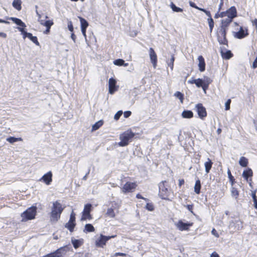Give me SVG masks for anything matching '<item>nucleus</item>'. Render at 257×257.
<instances>
[{"label": "nucleus", "instance_id": "39", "mask_svg": "<svg viewBox=\"0 0 257 257\" xmlns=\"http://www.w3.org/2000/svg\"><path fill=\"white\" fill-rule=\"evenodd\" d=\"M231 192L232 196L235 197V198H237L239 195L238 191H237V190L234 187H232Z\"/></svg>", "mask_w": 257, "mask_h": 257}, {"label": "nucleus", "instance_id": "60", "mask_svg": "<svg viewBox=\"0 0 257 257\" xmlns=\"http://www.w3.org/2000/svg\"><path fill=\"white\" fill-rule=\"evenodd\" d=\"M71 39L73 40V41H74V42H75V41H76V36L74 35V33H72V34H71Z\"/></svg>", "mask_w": 257, "mask_h": 257}, {"label": "nucleus", "instance_id": "25", "mask_svg": "<svg viewBox=\"0 0 257 257\" xmlns=\"http://www.w3.org/2000/svg\"><path fill=\"white\" fill-rule=\"evenodd\" d=\"M39 22L41 25L46 27H48V28H50L54 24L52 20L44 21L43 20H39Z\"/></svg>", "mask_w": 257, "mask_h": 257}, {"label": "nucleus", "instance_id": "7", "mask_svg": "<svg viewBox=\"0 0 257 257\" xmlns=\"http://www.w3.org/2000/svg\"><path fill=\"white\" fill-rule=\"evenodd\" d=\"M92 205L91 204H87L85 205L82 215L80 219L81 221L86 220L87 219L90 220L92 219L90 212L91 211Z\"/></svg>", "mask_w": 257, "mask_h": 257}, {"label": "nucleus", "instance_id": "10", "mask_svg": "<svg viewBox=\"0 0 257 257\" xmlns=\"http://www.w3.org/2000/svg\"><path fill=\"white\" fill-rule=\"evenodd\" d=\"M236 16V10L234 7H231L226 12H222L220 13V17H227L233 19Z\"/></svg>", "mask_w": 257, "mask_h": 257}, {"label": "nucleus", "instance_id": "8", "mask_svg": "<svg viewBox=\"0 0 257 257\" xmlns=\"http://www.w3.org/2000/svg\"><path fill=\"white\" fill-rule=\"evenodd\" d=\"M166 181H163L159 184V196L163 199H166L169 196V191L166 187L165 183Z\"/></svg>", "mask_w": 257, "mask_h": 257}, {"label": "nucleus", "instance_id": "61", "mask_svg": "<svg viewBox=\"0 0 257 257\" xmlns=\"http://www.w3.org/2000/svg\"><path fill=\"white\" fill-rule=\"evenodd\" d=\"M220 3L219 8H218V11H220L221 10V7L223 5V0H220Z\"/></svg>", "mask_w": 257, "mask_h": 257}, {"label": "nucleus", "instance_id": "58", "mask_svg": "<svg viewBox=\"0 0 257 257\" xmlns=\"http://www.w3.org/2000/svg\"><path fill=\"white\" fill-rule=\"evenodd\" d=\"M251 196H252V198L253 199V201H256V200H257L255 192H252Z\"/></svg>", "mask_w": 257, "mask_h": 257}, {"label": "nucleus", "instance_id": "23", "mask_svg": "<svg viewBox=\"0 0 257 257\" xmlns=\"http://www.w3.org/2000/svg\"><path fill=\"white\" fill-rule=\"evenodd\" d=\"M232 19L227 17L226 18L223 19L221 21V25L220 27L221 28H224L227 30V28L229 24L232 22Z\"/></svg>", "mask_w": 257, "mask_h": 257}, {"label": "nucleus", "instance_id": "29", "mask_svg": "<svg viewBox=\"0 0 257 257\" xmlns=\"http://www.w3.org/2000/svg\"><path fill=\"white\" fill-rule=\"evenodd\" d=\"M95 230L94 227L91 224H86L85 225L83 231L85 233L93 232Z\"/></svg>", "mask_w": 257, "mask_h": 257}, {"label": "nucleus", "instance_id": "47", "mask_svg": "<svg viewBox=\"0 0 257 257\" xmlns=\"http://www.w3.org/2000/svg\"><path fill=\"white\" fill-rule=\"evenodd\" d=\"M126 254L124 253L121 252H116L114 254H113L111 256L112 257H116L118 256H126Z\"/></svg>", "mask_w": 257, "mask_h": 257}, {"label": "nucleus", "instance_id": "2", "mask_svg": "<svg viewBox=\"0 0 257 257\" xmlns=\"http://www.w3.org/2000/svg\"><path fill=\"white\" fill-rule=\"evenodd\" d=\"M135 134L131 131H127L120 135L119 139L120 142L118 145L120 147H124L128 144L130 141L133 138Z\"/></svg>", "mask_w": 257, "mask_h": 257}, {"label": "nucleus", "instance_id": "19", "mask_svg": "<svg viewBox=\"0 0 257 257\" xmlns=\"http://www.w3.org/2000/svg\"><path fill=\"white\" fill-rule=\"evenodd\" d=\"M202 12H204L206 15L208 17L207 21L209 27L210 32L211 33L214 27V21L211 17L210 12L207 10H202Z\"/></svg>", "mask_w": 257, "mask_h": 257}, {"label": "nucleus", "instance_id": "62", "mask_svg": "<svg viewBox=\"0 0 257 257\" xmlns=\"http://www.w3.org/2000/svg\"><path fill=\"white\" fill-rule=\"evenodd\" d=\"M184 183V180L183 179H180L179 180V186L181 187Z\"/></svg>", "mask_w": 257, "mask_h": 257}, {"label": "nucleus", "instance_id": "50", "mask_svg": "<svg viewBox=\"0 0 257 257\" xmlns=\"http://www.w3.org/2000/svg\"><path fill=\"white\" fill-rule=\"evenodd\" d=\"M132 114L131 111H126L123 113V116L125 118L128 117Z\"/></svg>", "mask_w": 257, "mask_h": 257}, {"label": "nucleus", "instance_id": "44", "mask_svg": "<svg viewBox=\"0 0 257 257\" xmlns=\"http://www.w3.org/2000/svg\"><path fill=\"white\" fill-rule=\"evenodd\" d=\"M146 208L149 211H153L154 209V206L152 203H147L146 205Z\"/></svg>", "mask_w": 257, "mask_h": 257}, {"label": "nucleus", "instance_id": "22", "mask_svg": "<svg viewBox=\"0 0 257 257\" xmlns=\"http://www.w3.org/2000/svg\"><path fill=\"white\" fill-rule=\"evenodd\" d=\"M198 60L199 61L198 67L199 69L201 72H203L205 69V63L204 61V59L202 56H199L198 57Z\"/></svg>", "mask_w": 257, "mask_h": 257}, {"label": "nucleus", "instance_id": "24", "mask_svg": "<svg viewBox=\"0 0 257 257\" xmlns=\"http://www.w3.org/2000/svg\"><path fill=\"white\" fill-rule=\"evenodd\" d=\"M213 163L209 158H207V161L204 163L205 172L207 174L209 172L212 168Z\"/></svg>", "mask_w": 257, "mask_h": 257}, {"label": "nucleus", "instance_id": "46", "mask_svg": "<svg viewBox=\"0 0 257 257\" xmlns=\"http://www.w3.org/2000/svg\"><path fill=\"white\" fill-rule=\"evenodd\" d=\"M231 103V100L230 99H228L226 102H225V110H227L230 109V104Z\"/></svg>", "mask_w": 257, "mask_h": 257}, {"label": "nucleus", "instance_id": "18", "mask_svg": "<svg viewBox=\"0 0 257 257\" xmlns=\"http://www.w3.org/2000/svg\"><path fill=\"white\" fill-rule=\"evenodd\" d=\"M192 225V223H184L182 220H179L176 224V226L177 228L181 231L188 230L189 227Z\"/></svg>", "mask_w": 257, "mask_h": 257}, {"label": "nucleus", "instance_id": "40", "mask_svg": "<svg viewBox=\"0 0 257 257\" xmlns=\"http://www.w3.org/2000/svg\"><path fill=\"white\" fill-rule=\"evenodd\" d=\"M195 81L196 83L195 84L198 87H201L204 83L203 81L200 78L196 79Z\"/></svg>", "mask_w": 257, "mask_h": 257}, {"label": "nucleus", "instance_id": "59", "mask_svg": "<svg viewBox=\"0 0 257 257\" xmlns=\"http://www.w3.org/2000/svg\"><path fill=\"white\" fill-rule=\"evenodd\" d=\"M201 87H202L203 90L204 92H206V89L208 88V86H207V84H206V83H204Z\"/></svg>", "mask_w": 257, "mask_h": 257}, {"label": "nucleus", "instance_id": "6", "mask_svg": "<svg viewBox=\"0 0 257 257\" xmlns=\"http://www.w3.org/2000/svg\"><path fill=\"white\" fill-rule=\"evenodd\" d=\"M226 29L219 28L217 31V40L220 44L227 45V40L226 38Z\"/></svg>", "mask_w": 257, "mask_h": 257}, {"label": "nucleus", "instance_id": "20", "mask_svg": "<svg viewBox=\"0 0 257 257\" xmlns=\"http://www.w3.org/2000/svg\"><path fill=\"white\" fill-rule=\"evenodd\" d=\"M220 53L222 57L225 59H229L232 56V54L229 50H227L222 47L220 48Z\"/></svg>", "mask_w": 257, "mask_h": 257}, {"label": "nucleus", "instance_id": "1", "mask_svg": "<svg viewBox=\"0 0 257 257\" xmlns=\"http://www.w3.org/2000/svg\"><path fill=\"white\" fill-rule=\"evenodd\" d=\"M64 208L65 207H63L58 201L53 202L50 212V220L51 222H56L60 219Z\"/></svg>", "mask_w": 257, "mask_h": 257}, {"label": "nucleus", "instance_id": "28", "mask_svg": "<svg viewBox=\"0 0 257 257\" xmlns=\"http://www.w3.org/2000/svg\"><path fill=\"white\" fill-rule=\"evenodd\" d=\"M182 116L185 118H191L193 116V113L190 110H184L182 113Z\"/></svg>", "mask_w": 257, "mask_h": 257}, {"label": "nucleus", "instance_id": "15", "mask_svg": "<svg viewBox=\"0 0 257 257\" xmlns=\"http://www.w3.org/2000/svg\"><path fill=\"white\" fill-rule=\"evenodd\" d=\"M196 108L200 118H203L206 116L207 112L206 109L201 103L197 104L196 105Z\"/></svg>", "mask_w": 257, "mask_h": 257}, {"label": "nucleus", "instance_id": "56", "mask_svg": "<svg viewBox=\"0 0 257 257\" xmlns=\"http://www.w3.org/2000/svg\"><path fill=\"white\" fill-rule=\"evenodd\" d=\"M136 197L138 199H143L146 201H147L148 199L147 198H145L144 197H143V196H142V195L140 194H138L137 195H136Z\"/></svg>", "mask_w": 257, "mask_h": 257}, {"label": "nucleus", "instance_id": "34", "mask_svg": "<svg viewBox=\"0 0 257 257\" xmlns=\"http://www.w3.org/2000/svg\"><path fill=\"white\" fill-rule=\"evenodd\" d=\"M106 215L111 218H114L115 216V214L114 209L112 208H109L107 210Z\"/></svg>", "mask_w": 257, "mask_h": 257}, {"label": "nucleus", "instance_id": "3", "mask_svg": "<svg viewBox=\"0 0 257 257\" xmlns=\"http://www.w3.org/2000/svg\"><path fill=\"white\" fill-rule=\"evenodd\" d=\"M37 213V208L35 206H32L28 208L21 214L22 221H26L35 218Z\"/></svg>", "mask_w": 257, "mask_h": 257}, {"label": "nucleus", "instance_id": "51", "mask_svg": "<svg viewBox=\"0 0 257 257\" xmlns=\"http://www.w3.org/2000/svg\"><path fill=\"white\" fill-rule=\"evenodd\" d=\"M203 82L206 83V84H207V86L211 83V80L210 79V78L208 77H206L204 78V80H203Z\"/></svg>", "mask_w": 257, "mask_h": 257}, {"label": "nucleus", "instance_id": "55", "mask_svg": "<svg viewBox=\"0 0 257 257\" xmlns=\"http://www.w3.org/2000/svg\"><path fill=\"white\" fill-rule=\"evenodd\" d=\"M252 25L255 27L257 31V19H254L252 21Z\"/></svg>", "mask_w": 257, "mask_h": 257}, {"label": "nucleus", "instance_id": "27", "mask_svg": "<svg viewBox=\"0 0 257 257\" xmlns=\"http://www.w3.org/2000/svg\"><path fill=\"white\" fill-rule=\"evenodd\" d=\"M71 242L75 248H78L83 243V240L80 239H72Z\"/></svg>", "mask_w": 257, "mask_h": 257}, {"label": "nucleus", "instance_id": "42", "mask_svg": "<svg viewBox=\"0 0 257 257\" xmlns=\"http://www.w3.org/2000/svg\"><path fill=\"white\" fill-rule=\"evenodd\" d=\"M235 223L236 224V227L237 228V230H239L242 228V222L240 220L235 221Z\"/></svg>", "mask_w": 257, "mask_h": 257}, {"label": "nucleus", "instance_id": "26", "mask_svg": "<svg viewBox=\"0 0 257 257\" xmlns=\"http://www.w3.org/2000/svg\"><path fill=\"white\" fill-rule=\"evenodd\" d=\"M253 173L251 169L248 168L244 170L242 173V177L247 181L249 177L252 176Z\"/></svg>", "mask_w": 257, "mask_h": 257}, {"label": "nucleus", "instance_id": "31", "mask_svg": "<svg viewBox=\"0 0 257 257\" xmlns=\"http://www.w3.org/2000/svg\"><path fill=\"white\" fill-rule=\"evenodd\" d=\"M201 189V183L200 181L198 179L196 181L195 184L194 186V191L197 194H199L200 192Z\"/></svg>", "mask_w": 257, "mask_h": 257}, {"label": "nucleus", "instance_id": "16", "mask_svg": "<svg viewBox=\"0 0 257 257\" xmlns=\"http://www.w3.org/2000/svg\"><path fill=\"white\" fill-rule=\"evenodd\" d=\"M39 181L45 183L47 185H50L52 181V172L49 171L47 173L44 174Z\"/></svg>", "mask_w": 257, "mask_h": 257}, {"label": "nucleus", "instance_id": "54", "mask_svg": "<svg viewBox=\"0 0 257 257\" xmlns=\"http://www.w3.org/2000/svg\"><path fill=\"white\" fill-rule=\"evenodd\" d=\"M211 233L212 234H213L214 235H215L216 237H219V235L217 233L216 230L213 228L212 231H211Z\"/></svg>", "mask_w": 257, "mask_h": 257}, {"label": "nucleus", "instance_id": "9", "mask_svg": "<svg viewBox=\"0 0 257 257\" xmlns=\"http://www.w3.org/2000/svg\"><path fill=\"white\" fill-rule=\"evenodd\" d=\"M75 214L74 211H72L70 216L69 221L66 223L65 225L66 228H67L70 232H72L74 230V228L75 226Z\"/></svg>", "mask_w": 257, "mask_h": 257}, {"label": "nucleus", "instance_id": "49", "mask_svg": "<svg viewBox=\"0 0 257 257\" xmlns=\"http://www.w3.org/2000/svg\"><path fill=\"white\" fill-rule=\"evenodd\" d=\"M7 141L11 143H13L16 142V138L15 137H10L7 139Z\"/></svg>", "mask_w": 257, "mask_h": 257}, {"label": "nucleus", "instance_id": "4", "mask_svg": "<svg viewBox=\"0 0 257 257\" xmlns=\"http://www.w3.org/2000/svg\"><path fill=\"white\" fill-rule=\"evenodd\" d=\"M116 236V235L105 236L101 234L99 236L96 237L95 244L97 247L103 248L109 239L114 238Z\"/></svg>", "mask_w": 257, "mask_h": 257}, {"label": "nucleus", "instance_id": "43", "mask_svg": "<svg viewBox=\"0 0 257 257\" xmlns=\"http://www.w3.org/2000/svg\"><path fill=\"white\" fill-rule=\"evenodd\" d=\"M122 111H121V110L118 111L114 115V119L116 120H118L119 118V117H120V116L122 115Z\"/></svg>", "mask_w": 257, "mask_h": 257}, {"label": "nucleus", "instance_id": "45", "mask_svg": "<svg viewBox=\"0 0 257 257\" xmlns=\"http://www.w3.org/2000/svg\"><path fill=\"white\" fill-rule=\"evenodd\" d=\"M190 6L193 8H194L198 10H200L202 12V10H206L205 9H202V8H199L194 3H192V2H190Z\"/></svg>", "mask_w": 257, "mask_h": 257}, {"label": "nucleus", "instance_id": "38", "mask_svg": "<svg viewBox=\"0 0 257 257\" xmlns=\"http://www.w3.org/2000/svg\"><path fill=\"white\" fill-rule=\"evenodd\" d=\"M124 61L121 59H118L113 61V64L117 66H122L124 64Z\"/></svg>", "mask_w": 257, "mask_h": 257}, {"label": "nucleus", "instance_id": "14", "mask_svg": "<svg viewBox=\"0 0 257 257\" xmlns=\"http://www.w3.org/2000/svg\"><path fill=\"white\" fill-rule=\"evenodd\" d=\"M26 25L21 20L17 18V29L21 32L22 36L27 33Z\"/></svg>", "mask_w": 257, "mask_h": 257}, {"label": "nucleus", "instance_id": "5", "mask_svg": "<svg viewBox=\"0 0 257 257\" xmlns=\"http://www.w3.org/2000/svg\"><path fill=\"white\" fill-rule=\"evenodd\" d=\"M68 251V247L66 245L61 247L55 251L48 253L43 257H62Z\"/></svg>", "mask_w": 257, "mask_h": 257}, {"label": "nucleus", "instance_id": "57", "mask_svg": "<svg viewBox=\"0 0 257 257\" xmlns=\"http://www.w3.org/2000/svg\"><path fill=\"white\" fill-rule=\"evenodd\" d=\"M187 209H188L190 211H191V212H193V211H192V210H193V205H187Z\"/></svg>", "mask_w": 257, "mask_h": 257}, {"label": "nucleus", "instance_id": "33", "mask_svg": "<svg viewBox=\"0 0 257 257\" xmlns=\"http://www.w3.org/2000/svg\"><path fill=\"white\" fill-rule=\"evenodd\" d=\"M239 164L242 167H246L248 164V160L244 157H241L239 159Z\"/></svg>", "mask_w": 257, "mask_h": 257}, {"label": "nucleus", "instance_id": "53", "mask_svg": "<svg viewBox=\"0 0 257 257\" xmlns=\"http://www.w3.org/2000/svg\"><path fill=\"white\" fill-rule=\"evenodd\" d=\"M252 67L253 69H255L257 67V56L256 57L255 60H254L252 63Z\"/></svg>", "mask_w": 257, "mask_h": 257}, {"label": "nucleus", "instance_id": "48", "mask_svg": "<svg viewBox=\"0 0 257 257\" xmlns=\"http://www.w3.org/2000/svg\"><path fill=\"white\" fill-rule=\"evenodd\" d=\"M81 32H82L83 36L84 37L85 41H87V37H86V29L81 28Z\"/></svg>", "mask_w": 257, "mask_h": 257}, {"label": "nucleus", "instance_id": "37", "mask_svg": "<svg viewBox=\"0 0 257 257\" xmlns=\"http://www.w3.org/2000/svg\"><path fill=\"white\" fill-rule=\"evenodd\" d=\"M171 8L173 11L176 12H182L183 11L182 9L176 7L173 3L171 4Z\"/></svg>", "mask_w": 257, "mask_h": 257}, {"label": "nucleus", "instance_id": "12", "mask_svg": "<svg viewBox=\"0 0 257 257\" xmlns=\"http://www.w3.org/2000/svg\"><path fill=\"white\" fill-rule=\"evenodd\" d=\"M137 187L136 183L127 182L121 188V191L124 193L132 192Z\"/></svg>", "mask_w": 257, "mask_h": 257}, {"label": "nucleus", "instance_id": "30", "mask_svg": "<svg viewBox=\"0 0 257 257\" xmlns=\"http://www.w3.org/2000/svg\"><path fill=\"white\" fill-rule=\"evenodd\" d=\"M103 124V121L102 120H100L97 121L95 124L92 126V132L97 130L100 126Z\"/></svg>", "mask_w": 257, "mask_h": 257}, {"label": "nucleus", "instance_id": "36", "mask_svg": "<svg viewBox=\"0 0 257 257\" xmlns=\"http://www.w3.org/2000/svg\"><path fill=\"white\" fill-rule=\"evenodd\" d=\"M174 60V56L173 55H172L171 59L167 61L168 66L170 67L171 70H173V69Z\"/></svg>", "mask_w": 257, "mask_h": 257}, {"label": "nucleus", "instance_id": "52", "mask_svg": "<svg viewBox=\"0 0 257 257\" xmlns=\"http://www.w3.org/2000/svg\"><path fill=\"white\" fill-rule=\"evenodd\" d=\"M21 0H17V10L20 11L21 10Z\"/></svg>", "mask_w": 257, "mask_h": 257}, {"label": "nucleus", "instance_id": "17", "mask_svg": "<svg viewBox=\"0 0 257 257\" xmlns=\"http://www.w3.org/2000/svg\"><path fill=\"white\" fill-rule=\"evenodd\" d=\"M149 55L151 61L154 67H156L157 63V56L152 48L149 49Z\"/></svg>", "mask_w": 257, "mask_h": 257}, {"label": "nucleus", "instance_id": "13", "mask_svg": "<svg viewBox=\"0 0 257 257\" xmlns=\"http://www.w3.org/2000/svg\"><path fill=\"white\" fill-rule=\"evenodd\" d=\"M116 81L113 78H110L108 81L109 93L112 94L118 90V86L116 85Z\"/></svg>", "mask_w": 257, "mask_h": 257}, {"label": "nucleus", "instance_id": "63", "mask_svg": "<svg viewBox=\"0 0 257 257\" xmlns=\"http://www.w3.org/2000/svg\"><path fill=\"white\" fill-rule=\"evenodd\" d=\"M210 257H219V255L215 252H213Z\"/></svg>", "mask_w": 257, "mask_h": 257}, {"label": "nucleus", "instance_id": "41", "mask_svg": "<svg viewBox=\"0 0 257 257\" xmlns=\"http://www.w3.org/2000/svg\"><path fill=\"white\" fill-rule=\"evenodd\" d=\"M67 27L68 29L70 32H72L73 31V26L72 25V23L70 20L67 21Z\"/></svg>", "mask_w": 257, "mask_h": 257}, {"label": "nucleus", "instance_id": "64", "mask_svg": "<svg viewBox=\"0 0 257 257\" xmlns=\"http://www.w3.org/2000/svg\"><path fill=\"white\" fill-rule=\"evenodd\" d=\"M7 20H11L13 21V22L14 23H16V18H13V17H11V18H7Z\"/></svg>", "mask_w": 257, "mask_h": 257}, {"label": "nucleus", "instance_id": "21", "mask_svg": "<svg viewBox=\"0 0 257 257\" xmlns=\"http://www.w3.org/2000/svg\"><path fill=\"white\" fill-rule=\"evenodd\" d=\"M23 39H25L26 38H28L30 40H31L34 43H35L37 46H39L40 43L37 40V38L36 36H33L31 33H27L23 37Z\"/></svg>", "mask_w": 257, "mask_h": 257}, {"label": "nucleus", "instance_id": "35", "mask_svg": "<svg viewBox=\"0 0 257 257\" xmlns=\"http://www.w3.org/2000/svg\"><path fill=\"white\" fill-rule=\"evenodd\" d=\"M174 96L178 98L180 100V102L182 103L183 102L184 96H183V94L182 93H181L179 91H177V92H176L175 93Z\"/></svg>", "mask_w": 257, "mask_h": 257}, {"label": "nucleus", "instance_id": "11", "mask_svg": "<svg viewBox=\"0 0 257 257\" xmlns=\"http://www.w3.org/2000/svg\"><path fill=\"white\" fill-rule=\"evenodd\" d=\"M248 35V30L246 28L240 27L238 32H234L233 36L235 38L241 39Z\"/></svg>", "mask_w": 257, "mask_h": 257}, {"label": "nucleus", "instance_id": "32", "mask_svg": "<svg viewBox=\"0 0 257 257\" xmlns=\"http://www.w3.org/2000/svg\"><path fill=\"white\" fill-rule=\"evenodd\" d=\"M78 18L80 20V24H81V28H85L87 29V28L88 26V23L87 22V21L84 19V18L78 17Z\"/></svg>", "mask_w": 257, "mask_h": 257}]
</instances>
